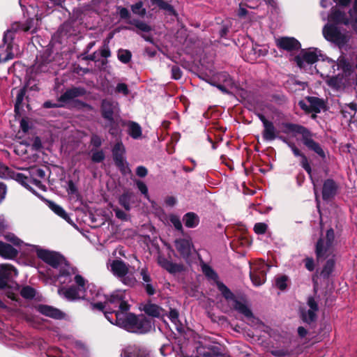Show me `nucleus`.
Instances as JSON below:
<instances>
[{"label": "nucleus", "instance_id": "obj_1", "mask_svg": "<svg viewBox=\"0 0 357 357\" xmlns=\"http://www.w3.org/2000/svg\"><path fill=\"white\" fill-rule=\"evenodd\" d=\"M96 296L100 298L104 297L105 300L102 301L100 299L92 304L93 307L100 310H105V317L111 324L131 333H145L151 329V320L143 315L136 317L127 312L129 305L124 301L123 291L116 290L109 296H102L98 293Z\"/></svg>", "mask_w": 357, "mask_h": 357}, {"label": "nucleus", "instance_id": "obj_2", "mask_svg": "<svg viewBox=\"0 0 357 357\" xmlns=\"http://www.w3.org/2000/svg\"><path fill=\"white\" fill-rule=\"evenodd\" d=\"M37 256L53 268H59L57 280L61 284H70L68 288L62 287L58 289L60 296L68 301H74L85 297L86 281L76 269L66 262L59 254L42 249L36 245H30Z\"/></svg>", "mask_w": 357, "mask_h": 357}, {"label": "nucleus", "instance_id": "obj_3", "mask_svg": "<svg viewBox=\"0 0 357 357\" xmlns=\"http://www.w3.org/2000/svg\"><path fill=\"white\" fill-rule=\"evenodd\" d=\"M295 59L297 65L305 70H307L308 66H311L319 61H322L323 67H332L334 68L335 66H337L339 68V64H336L335 61L328 58L325 59L321 50L314 47L303 50ZM334 70L335 69H333Z\"/></svg>", "mask_w": 357, "mask_h": 357}, {"label": "nucleus", "instance_id": "obj_4", "mask_svg": "<svg viewBox=\"0 0 357 357\" xmlns=\"http://www.w3.org/2000/svg\"><path fill=\"white\" fill-rule=\"evenodd\" d=\"M284 132L299 134L302 137L303 144L310 150L314 151L321 158H325V153L321 147L312 138V135L306 128L295 124L287 123L284 125Z\"/></svg>", "mask_w": 357, "mask_h": 357}, {"label": "nucleus", "instance_id": "obj_5", "mask_svg": "<svg viewBox=\"0 0 357 357\" xmlns=\"http://www.w3.org/2000/svg\"><path fill=\"white\" fill-rule=\"evenodd\" d=\"M217 285L218 289L227 300L233 301V306L234 309L238 312L243 314L248 319V322L249 324L251 326H261L259 320L253 317L252 312L246 305L238 301L234 300L233 294L224 284L218 282Z\"/></svg>", "mask_w": 357, "mask_h": 357}, {"label": "nucleus", "instance_id": "obj_6", "mask_svg": "<svg viewBox=\"0 0 357 357\" xmlns=\"http://www.w3.org/2000/svg\"><path fill=\"white\" fill-rule=\"evenodd\" d=\"M335 245V234L332 229L326 231L325 236H321L316 245V254L317 259H325L333 256Z\"/></svg>", "mask_w": 357, "mask_h": 357}, {"label": "nucleus", "instance_id": "obj_7", "mask_svg": "<svg viewBox=\"0 0 357 357\" xmlns=\"http://www.w3.org/2000/svg\"><path fill=\"white\" fill-rule=\"evenodd\" d=\"M107 268L114 275L120 278L122 282L126 285L132 286L135 283V279L129 273V266L121 260H109L107 264Z\"/></svg>", "mask_w": 357, "mask_h": 357}, {"label": "nucleus", "instance_id": "obj_8", "mask_svg": "<svg viewBox=\"0 0 357 357\" xmlns=\"http://www.w3.org/2000/svg\"><path fill=\"white\" fill-rule=\"evenodd\" d=\"M323 34L324 38L338 45L345 44L348 40V36L346 33L340 31L336 26L327 24L323 29Z\"/></svg>", "mask_w": 357, "mask_h": 357}, {"label": "nucleus", "instance_id": "obj_9", "mask_svg": "<svg viewBox=\"0 0 357 357\" xmlns=\"http://www.w3.org/2000/svg\"><path fill=\"white\" fill-rule=\"evenodd\" d=\"M124 152L125 149L121 143H117L113 149V155L115 162L116 165L121 168L122 172L126 174L130 173V170L124 160Z\"/></svg>", "mask_w": 357, "mask_h": 357}, {"label": "nucleus", "instance_id": "obj_10", "mask_svg": "<svg viewBox=\"0 0 357 357\" xmlns=\"http://www.w3.org/2000/svg\"><path fill=\"white\" fill-rule=\"evenodd\" d=\"M266 267L267 264L264 261H261L258 268H251L250 278L254 285L259 286L265 282Z\"/></svg>", "mask_w": 357, "mask_h": 357}, {"label": "nucleus", "instance_id": "obj_11", "mask_svg": "<svg viewBox=\"0 0 357 357\" xmlns=\"http://www.w3.org/2000/svg\"><path fill=\"white\" fill-rule=\"evenodd\" d=\"M17 270L10 264H0V288H4L7 284V279L17 276Z\"/></svg>", "mask_w": 357, "mask_h": 357}, {"label": "nucleus", "instance_id": "obj_12", "mask_svg": "<svg viewBox=\"0 0 357 357\" xmlns=\"http://www.w3.org/2000/svg\"><path fill=\"white\" fill-rule=\"evenodd\" d=\"M328 20L331 22H333L337 24H344L345 25L351 24L353 26V24L355 23V18L351 19L347 18L346 17L345 13L343 11H341L340 9L337 8H333L331 12L330 15L328 16Z\"/></svg>", "mask_w": 357, "mask_h": 357}, {"label": "nucleus", "instance_id": "obj_13", "mask_svg": "<svg viewBox=\"0 0 357 357\" xmlns=\"http://www.w3.org/2000/svg\"><path fill=\"white\" fill-rule=\"evenodd\" d=\"M276 45L280 49L292 51L300 48V43L294 38L282 37L276 39Z\"/></svg>", "mask_w": 357, "mask_h": 357}, {"label": "nucleus", "instance_id": "obj_14", "mask_svg": "<svg viewBox=\"0 0 357 357\" xmlns=\"http://www.w3.org/2000/svg\"><path fill=\"white\" fill-rule=\"evenodd\" d=\"M118 104L114 101L105 100L102 103V113L105 119L109 121L113 120V114L118 112Z\"/></svg>", "mask_w": 357, "mask_h": 357}, {"label": "nucleus", "instance_id": "obj_15", "mask_svg": "<svg viewBox=\"0 0 357 357\" xmlns=\"http://www.w3.org/2000/svg\"><path fill=\"white\" fill-rule=\"evenodd\" d=\"M307 305L308 310L302 311V317L304 321L310 323L315 319L318 307L316 301L312 298H308Z\"/></svg>", "mask_w": 357, "mask_h": 357}, {"label": "nucleus", "instance_id": "obj_16", "mask_svg": "<svg viewBox=\"0 0 357 357\" xmlns=\"http://www.w3.org/2000/svg\"><path fill=\"white\" fill-rule=\"evenodd\" d=\"M176 247L183 257L188 260L192 251L191 242L188 239H179L176 241Z\"/></svg>", "mask_w": 357, "mask_h": 357}, {"label": "nucleus", "instance_id": "obj_17", "mask_svg": "<svg viewBox=\"0 0 357 357\" xmlns=\"http://www.w3.org/2000/svg\"><path fill=\"white\" fill-rule=\"evenodd\" d=\"M159 265L170 273H176L183 270V266L180 264H174L162 256L158 258Z\"/></svg>", "mask_w": 357, "mask_h": 357}, {"label": "nucleus", "instance_id": "obj_18", "mask_svg": "<svg viewBox=\"0 0 357 357\" xmlns=\"http://www.w3.org/2000/svg\"><path fill=\"white\" fill-rule=\"evenodd\" d=\"M336 64H339V67L341 66L340 63H336ZM329 68H331V70H330L328 71V73H326V76L328 77L326 82L330 86L337 89V88L340 87L342 84V76L340 75L339 74L337 76H330L331 73H334L335 72H333V68L332 67H329ZM336 68L337 70L340 69V68H337V66H335L334 68V69H335L334 71H335Z\"/></svg>", "mask_w": 357, "mask_h": 357}, {"label": "nucleus", "instance_id": "obj_19", "mask_svg": "<svg viewBox=\"0 0 357 357\" xmlns=\"http://www.w3.org/2000/svg\"><path fill=\"white\" fill-rule=\"evenodd\" d=\"M29 174L33 183L38 188L43 189L44 185L37 178H43L45 176V172L42 169L33 167L30 169Z\"/></svg>", "mask_w": 357, "mask_h": 357}, {"label": "nucleus", "instance_id": "obj_20", "mask_svg": "<svg viewBox=\"0 0 357 357\" xmlns=\"http://www.w3.org/2000/svg\"><path fill=\"white\" fill-rule=\"evenodd\" d=\"M37 310L50 317L59 319L62 317V314L59 310L48 305H40L37 307Z\"/></svg>", "mask_w": 357, "mask_h": 357}, {"label": "nucleus", "instance_id": "obj_21", "mask_svg": "<svg viewBox=\"0 0 357 357\" xmlns=\"http://www.w3.org/2000/svg\"><path fill=\"white\" fill-rule=\"evenodd\" d=\"M142 310L146 314L153 317H159L163 314V310L158 305L151 303L144 304Z\"/></svg>", "mask_w": 357, "mask_h": 357}, {"label": "nucleus", "instance_id": "obj_22", "mask_svg": "<svg viewBox=\"0 0 357 357\" xmlns=\"http://www.w3.org/2000/svg\"><path fill=\"white\" fill-rule=\"evenodd\" d=\"M43 6H44L43 4L40 6L41 13H37L36 14V22H34L33 19H31L22 26V29L24 31H30L31 33L36 32V31L37 29V26L38 25V21L41 19L42 15H43V11L45 9L43 8Z\"/></svg>", "mask_w": 357, "mask_h": 357}, {"label": "nucleus", "instance_id": "obj_23", "mask_svg": "<svg viewBox=\"0 0 357 357\" xmlns=\"http://www.w3.org/2000/svg\"><path fill=\"white\" fill-rule=\"evenodd\" d=\"M17 251L11 245L0 241V255L6 259L16 257Z\"/></svg>", "mask_w": 357, "mask_h": 357}, {"label": "nucleus", "instance_id": "obj_24", "mask_svg": "<svg viewBox=\"0 0 357 357\" xmlns=\"http://www.w3.org/2000/svg\"><path fill=\"white\" fill-rule=\"evenodd\" d=\"M263 137L265 140L272 141L276 138V129L272 122H266L264 125Z\"/></svg>", "mask_w": 357, "mask_h": 357}, {"label": "nucleus", "instance_id": "obj_25", "mask_svg": "<svg viewBox=\"0 0 357 357\" xmlns=\"http://www.w3.org/2000/svg\"><path fill=\"white\" fill-rule=\"evenodd\" d=\"M336 190V185L333 181L327 180L325 181L323 188V198L324 199H328L331 198L335 193Z\"/></svg>", "mask_w": 357, "mask_h": 357}, {"label": "nucleus", "instance_id": "obj_26", "mask_svg": "<svg viewBox=\"0 0 357 357\" xmlns=\"http://www.w3.org/2000/svg\"><path fill=\"white\" fill-rule=\"evenodd\" d=\"M84 93V91L80 89H72L68 90L64 93L60 98V100L63 102H68L75 97H77Z\"/></svg>", "mask_w": 357, "mask_h": 357}, {"label": "nucleus", "instance_id": "obj_27", "mask_svg": "<svg viewBox=\"0 0 357 357\" xmlns=\"http://www.w3.org/2000/svg\"><path fill=\"white\" fill-rule=\"evenodd\" d=\"M237 15L240 18L247 19L249 21L256 20L257 17L253 13H250L245 6L240 3L237 10Z\"/></svg>", "mask_w": 357, "mask_h": 357}, {"label": "nucleus", "instance_id": "obj_28", "mask_svg": "<svg viewBox=\"0 0 357 357\" xmlns=\"http://www.w3.org/2000/svg\"><path fill=\"white\" fill-rule=\"evenodd\" d=\"M307 103L310 104L311 112L315 113L320 112L321 109L324 107V102L318 98H307Z\"/></svg>", "mask_w": 357, "mask_h": 357}, {"label": "nucleus", "instance_id": "obj_29", "mask_svg": "<svg viewBox=\"0 0 357 357\" xmlns=\"http://www.w3.org/2000/svg\"><path fill=\"white\" fill-rule=\"evenodd\" d=\"M48 206L51 208V210L53 211L56 215L66 220L68 222H71V220L68 215L60 206L52 202H49Z\"/></svg>", "mask_w": 357, "mask_h": 357}, {"label": "nucleus", "instance_id": "obj_30", "mask_svg": "<svg viewBox=\"0 0 357 357\" xmlns=\"http://www.w3.org/2000/svg\"><path fill=\"white\" fill-rule=\"evenodd\" d=\"M184 224L187 227H195L199 223V218L193 213H188L183 218Z\"/></svg>", "mask_w": 357, "mask_h": 357}, {"label": "nucleus", "instance_id": "obj_31", "mask_svg": "<svg viewBox=\"0 0 357 357\" xmlns=\"http://www.w3.org/2000/svg\"><path fill=\"white\" fill-rule=\"evenodd\" d=\"M128 130L130 135L134 139H138L142 135L140 126L135 122H130L128 123Z\"/></svg>", "mask_w": 357, "mask_h": 357}, {"label": "nucleus", "instance_id": "obj_32", "mask_svg": "<svg viewBox=\"0 0 357 357\" xmlns=\"http://www.w3.org/2000/svg\"><path fill=\"white\" fill-rule=\"evenodd\" d=\"M21 296L26 299H31L36 295V290L30 286H24L20 290Z\"/></svg>", "mask_w": 357, "mask_h": 357}, {"label": "nucleus", "instance_id": "obj_33", "mask_svg": "<svg viewBox=\"0 0 357 357\" xmlns=\"http://www.w3.org/2000/svg\"><path fill=\"white\" fill-rule=\"evenodd\" d=\"M251 52L254 54V58H250V60H255L257 57L264 56L268 52V49L266 47H261L259 45H255L251 50Z\"/></svg>", "mask_w": 357, "mask_h": 357}, {"label": "nucleus", "instance_id": "obj_34", "mask_svg": "<svg viewBox=\"0 0 357 357\" xmlns=\"http://www.w3.org/2000/svg\"><path fill=\"white\" fill-rule=\"evenodd\" d=\"M4 238L13 243L15 245L17 246H22L24 243L19 238H17L14 234L13 233H6L4 234Z\"/></svg>", "mask_w": 357, "mask_h": 357}, {"label": "nucleus", "instance_id": "obj_35", "mask_svg": "<svg viewBox=\"0 0 357 357\" xmlns=\"http://www.w3.org/2000/svg\"><path fill=\"white\" fill-rule=\"evenodd\" d=\"M6 53L4 52L3 47L0 46V62L8 61L13 58V54L10 51V45L8 44L7 47Z\"/></svg>", "mask_w": 357, "mask_h": 357}, {"label": "nucleus", "instance_id": "obj_36", "mask_svg": "<svg viewBox=\"0 0 357 357\" xmlns=\"http://www.w3.org/2000/svg\"><path fill=\"white\" fill-rule=\"evenodd\" d=\"M118 58L123 63H128L131 58V54L129 51L121 50L118 52Z\"/></svg>", "mask_w": 357, "mask_h": 357}, {"label": "nucleus", "instance_id": "obj_37", "mask_svg": "<svg viewBox=\"0 0 357 357\" xmlns=\"http://www.w3.org/2000/svg\"><path fill=\"white\" fill-rule=\"evenodd\" d=\"M288 278L285 275H282L276 278L275 284L278 288L284 290L287 287Z\"/></svg>", "mask_w": 357, "mask_h": 357}, {"label": "nucleus", "instance_id": "obj_38", "mask_svg": "<svg viewBox=\"0 0 357 357\" xmlns=\"http://www.w3.org/2000/svg\"><path fill=\"white\" fill-rule=\"evenodd\" d=\"M349 15L351 19L355 18V23L353 24V29L357 32V0H354L352 8L349 10Z\"/></svg>", "mask_w": 357, "mask_h": 357}, {"label": "nucleus", "instance_id": "obj_39", "mask_svg": "<svg viewBox=\"0 0 357 357\" xmlns=\"http://www.w3.org/2000/svg\"><path fill=\"white\" fill-rule=\"evenodd\" d=\"M202 271L206 275V276H207L208 278L214 280H217V275L211 267L206 265H204L202 266Z\"/></svg>", "mask_w": 357, "mask_h": 357}, {"label": "nucleus", "instance_id": "obj_40", "mask_svg": "<svg viewBox=\"0 0 357 357\" xmlns=\"http://www.w3.org/2000/svg\"><path fill=\"white\" fill-rule=\"evenodd\" d=\"M20 25L18 24H13L11 29L8 30L3 36L4 43H8L9 40H12L13 38V30H17Z\"/></svg>", "mask_w": 357, "mask_h": 357}, {"label": "nucleus", "instance_id": "obj_41", "mask_svg": "<svg viewBox=\"0 0 357 357\" xmlns=\"http://www.w3.org/2000/svg\"><path fill=\"white\" fill-rule=\"evenodd\" d=\"M268 226L266 224L263 222L256 223L254 226V231L257 234H263L267 230Z\"/></svg>", "mask_w": 357, "mask_h": 357}, {"label": "nucleus", "instance_id": "obj_42", "mask_svg": "<svg viewBox=\"0 0 357 357\" xmlns=\"http://www.w3.org/2000/svg\"><path fill=\"white\" fill-rule=\"evenodd\" d=\"M142 6L143 5L142 2H137L132 6L131 8L134 13L142 15L145 13V9L143 8Z\"/></svg>", "mask_w": 357, "mask_h": 357}, {"label": "nucleus", "instance_id": "obj_43", "mask_svg": "<svg viewBox=\"0 0 357 357\" xmlns=\"http://www.w3.org/2000/svg\"><path fill=\"white\" fill-rule=\"evenodd\" d=\"M335 261L333 259H330L327 261L326 266H324L322 273L325 275H329L333 270Z\"/></svg>", "mask_w": 357, "mask_h": 357}, {"label": "nucleus", "instance_id": "obj_44", "mask_svg": "<svg viewBox=\"0 0 357 357\" xmlns=\"http://www.w3.org/2000/svg\"><path fill=\"white\" fill-rule=\"evenodd\" d=\"M130 195L128 193L123 194L119 199L120 204L127 210L130 208L128 199Z\"/></svg>", "mask_w": 357, "mask_h": 357}, {"label": "nucleus", "instance_id": "obj_45", "mask_svg": "<svg viewBox=\"0 0 357 357\" xmlns=\"http://www.w3.org/2000/svg\"><path fill=\"white\" fill-rule=\"evenodd\" d=\"M170 221L176 229H181L182 225L178 216L172 215L170 216Z\"/></svg>", "mask_w": 357, "mask_h": 357}, {"label": "nucleus", "instance_id": "obj_46", "mask_svg": "<svg viewBox=\"0 0 357 357\" xmlns=\"http://www.w3.org/2000/svg\"><path fill=\"white\" fill-rule=\"evenodd\" d=\"M116 91L118 93H122L123 95H128L129 93L128 86L124 83H119L117 84Z\"/></svg>", "mask_w": 357, "mask_h": 357}, {"label": "nucleus", "instance_id": "obj_47", "mask_svg": "<svg viewBox=\"0 0 357 357\" xmlns=\"http://www.w3.org/2000/svg\"><path fill=\"white\" fill-rule=\"evenodd\" d=\"M198 352L199 355L203 357H221L220 354L215 353L212 349H208V351L205 352H202V351L199 350Z\"/></svg>", "mask_w": 357, "mask_h": 357}, {"label": "nucleus", "instance_id": "obj_48", "mask_svg": "<svg viewBox=\"0 0 357 357\" xmlns=\"http://www.w3.org/2000/svg\"><path fill=\"white\" fill-rule=\"evenodd\" d=\"M105 158V155L102 151H96L93 153L92 160L96 162H100Z\"/></svg>", "mask_w": 357, "mask_h": 357}, {"label": "nucleus", "instance_id": "obj_49", "mask_svg": "<svg viewBox=\"0 0 357 357\" xmlns=\"http://www.w3.org/2000/svg\"><path fill=\"white\" fill-rule=\"evenodd\" d=\"M301 165L306 170V172L310 174H311V167L307 161V159L305 155H301Z\"/></svg>", "mask_w": 357, "mask_h": 357}, {"label": "nucleus", "instance_id": "obj_50", "mask_svg": "<svg viewBox=\"0 0 357 357\" xmlns=\"http://www.w3.org/2000/svg\"><path fill=\"white\" fill-rule=\"evenodd\" d=\"M172 74L174 79H178L181 77L182 73L179 67L174 66L172 68Z\"/></svg>", "mask_w": 357, "mask_h": 357}, {"label": "nucleus", "instance_id": "obj_51", "mask_svg": "<svg viewBox=\"0 0 357 357\" xmlns=\"http://www.w3.org/2000/svg\"><path fill=\"white\" fill-rule=\"evenodd\" d=\"M24 96V89L20 90L19 93H17V98H16V103H15V110L18 109L20 105L22 103L23 98Z\"/></svg>", "mask_w": 357, "mask_h": 357}, {"label": "nucleus", "instance_id": "obj_52", "mask_svg": "<svg viewBox=\"0 0 357 357\" xmlns=\"http://www.w3.org/2000/svg\"><path fill=\"white\" fill-rule=\"evenodd\" d=\"M169 318L175 324L178 321V313L176 310H171L169 314Z\"/></svg>", "mask_w": 357, "mask_h": 357}, {"label": "nucleus", "instance_id": "obj_53", "mask_svg": "<svg viewBox=\"0 0 357 357\" xmlns=\"http://www.w3.org/2000/svg\"><path fill=\"white\" fill-rule=\"evenodd\" d=\"M137 185L140 192L148 197V189L146 185L142 181L137 182Z\"/></svg>", "mask_w": 357, "mask_h": 357}, {"label": "nucleus", "instance_id": "obj_54", "mask_svg": "<svg viewBox=\"0 0 357 357\" xmlns=\"http://www.w3.org/2000/svg\"><path fill=\"white\" fill-rule=\"evenodd\" d=\"M305 266L308 271H312L314 268L313 259L312 258H306L305 260Z\"/></svg>", "mask_w": 357, "mask_h": 357}, {"label": "nucleus", "instance_id": "obj_55", "mask_svg": "<svg viewBox=\"0 0 357 357\" xmlns=\"http://www.w3.org/2000/svg\"><path fill=\"white\" fill-rule=\"evenodd\" d=\"M119 14L121 18L126 19L129 17V11L127 8H119Z\"/></svg>", "mask_w": 357, "mask_h": 357}, {"label": "nucleus", "instance_id": "obj_56", "mask_svg": "<svg viewBox=\"0 0 357 357\" xmlns=\"http://www.w3.org/2000/svg\"><path fill=\"white\" fill-rule=\"evenodd\" d=\"M137 176L144 177L147 174V169L142 166L138 167L136 170Z\"/></svg>", "mask_w": 357, "mask_h": 357}, {"label": "nucleus", "instance_id": "obj_57", "mask_svg": "<svg viewBox=\"0 0 357 357\" xmlns=\"http://www.w3.org/2000/svg\"><path fill=\"white\" fill-rule=\"evenodd\" d=\"M100 54L102 57L107 58L110 56V50L107 45H104L100 50Z\"/></svg>", "mask_w": 357, "mask_h": 357}, {"label": "nucleus", "instance_id": "obj_58", "mask_svg": "<svg viewBox=\"0 0 357 357\" xmlns=\"http://www.w3.org/2000/svg\"><path fill=\"white\" fill-rule=\"evenodd\" d=\"M135 26L143 31H149L150 30L149 26L144 22H137L135 23Z\"/></svg>", "mask_w": 357, "mask_h": 357}, {"label": "nucleus", "instance_id": "obj_59", "mask_svg": "<svg viewBox=\"0 0 357 357\" xmlns=\"http://www.w3.org/2000/svg\"><path fill=\"white\" fill-rule=\"evenodd\" d=\"M298 105L305 112H311L310 104L307 103V100L306 102H305L304 100H301L298 102Z\"/></svg>", "mask_w": 357, "mask_h": 357}, {"label": "nucleus", "instance_id": "obj_60", "mask_svg": "<svg viewBox=\"0 0 357 357\" xmlns=\"http://www.w3.org/2000/svg\"><path fill=\"white\" fill-rule=\"evenodd\" d=\"M20 128L24 132H26L29 129V123L26 119H22L20 121Z\"/></svg>", "mask_w": 357, "mask_h": 357}, {"label": "nucleus", "instance_id": "obj_61", "mask_svg": "<svg viewBox=\"0 0 357 357\" xmlns=\"http://www.w3.org/2000/svg\"><path fill=\"white\" fill-rule=\"evenodd\" d=\"M288 146L291 148V151H293L294 154L296 155V156H301V155H304L303 154H302L301 153V151L298 150V149H297L296 147V146L293 144H291V143H288Z\"/></svg>", "mask_w": 357, "mask_h": 357}, {"label": "nucleus", "instance_id": "obj_62", "mask_svg": "<svg viewBox=\"0 0 357 357\" xmlns=\"http://www.w3.org/2000/svg\"><path fill=\"white\" fill-rule=\"evenodd\" d=\"M91 144L96 147H98L101 145V139L98 136L94 135L91 138Z\"/></svg>", "mask_w": 357, "mask_h": 357}, {"label": "nucleus", "instance_id": "obj_63", "mask_svg": "<svg viewBox=\"0 0 357 357\" xmlns=\"http://www.w3.org/2000/svg\"><path fill=\"white\" fill-rule=\"evenodd\" d=\"M271 354L275 356L282 357L286 356L288 353L284 350H273L271 351Z\"/></svg>", "mask_w": 357, "mask_h": 357}, {"label": "nucleus", "instance_id": "obj_64", "mask_svg": "<svg viewBox=\"0 0 357 357\" xmlns=\"http://www.w3.org/2000/svg\"><path fill=\"white\" fill-rule=\"evenodd\" d=\"M141 274L142 276V280L145 284L149 283L151 282L150 276L149 275L146 271L142 270Z\"/></svg>", "mask_w": 357, "mask_h": 357}]
</instances>
